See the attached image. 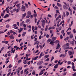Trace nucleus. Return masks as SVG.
Listing matches in <instances>:
<instances>
[{"mask_svg":"<svg viewBox=\"0 0 76 76\" xmlns=\"http://www.w3.org/2000/svg\"><path fill=\"white\" fill-rule=\"evenodd\" d=\"M72 76H76V73H74L72 75Z\"/></svg>","mask_w":76,"mask_h":76,"instance_id":"nucleus-62","label":"nucleus"},{"mask_svg":"<svg viewBox=\"0 0 76 76\" xmlns=\"http://www.w3.org/2000/svg\"><path fill=\"white\" fill-rule=\"evenodd\" d=\"M22 19H23L26 16V13H25L24 14L22 15Z\"/></svg>","mask_w":76,"mask_h":76,"instance_id":"nucleus-2","label":"nucleus"},{"mask_svg":"<svg viewBox=\"0 0 76 76\" xmlns=\"http://www.w3.org/2000/svg\"><path fill=\"white\" fill-rule=\"evenodd\" d=\"M4 13H1V16H2V17H3V16H4Z\"/></svg>","mask_w":76,"mask_h":76,"instance_id":"nucleus-54","label":"nucleus"},{"mask_svg":"<svg viewBox=\"0 0 76 76\" xmlns=\"http://www.w3.org/2000/svg\"><path fill=\"white\" fill-rule=\"evenodd\" d=\"M55 7V9H56L57 10H58V7H57V6H55V7Z\"/></svg>","mask_w":76,"mask_h":76,"instance_id":"nucleus-44","label":"nucleus"},{"mask_svg":"<svg viewBox=\"0 0 76 76\" xmlns=\"http://www.w3.org/2000/svg\"><path fill=\"white\" fill-rule=\"evenodd\" d=\"M61 26H60V27L59 28V31H60L61 29Z\"/></svg>","mask_w":76,"mask_h":76,"instance_id":"nucleus-57","label":"nucleus"},{"mask_svg":"<svg viewBox=\"0 0 76 76\" xmlns=\"http://www.w3.org/2000/svg\"><path fill=\"white\" fill-rule=\"evenodd\" d=\"M31 11H28L27 12V15L28 16H30L31 15Z\"/></svg>","mask_w":76,"mask_h":76,"instance_id":"nucleus-6","label":"nucleus"},{"mask_svg":"<svg viewBox=\"0 0 76 76\" xmlns=\"http://www.w3.org/2000/svg\"><path fill=\"white\" fill-rule=\"evenodd\" d=\"M32 74L33 75H35V70H33V72L32 73Z\"/></svg>","mask_w":76,"mask_h":76,"instance_id":"nucleus-18","label":"nucleus"},{"mask_svg":"<svg viewBox=\"0 0 76 76\" xmlns=\"http://www.w3.org/2000/svg\"><path fill=\"white\" fill-rule=\"evenodd\" d=\"M13 26H14V27L15 28V27H16V26H17V25H16V24H14L13 25Z\"/></svg>","mask_w":76,"mask_h":76,"instance_id":"nucleus-56","label":"nucleus"},{"mask_svg":"<svg viewBox=\"0 0 76 76\" xmlns=\"http://www.w3.org/2000/svg\"><path fill=\"white\" fill-rule=\"evenodd\" d=\"M42 25H45V20H44L42 21Z\"/></svg>","mask_w":76,"mask_h":76,"instance_id":"nucleus-8","label":"nucleus"},{"mask_svg":"<svg viewBox=\"0 0 76 76\" xmlns=\"http://www.w3.org/2000/svg\"><path fill=\"white\" fill-rule=\"evenodd\" d=\"M54 42L53 41H51L50 42V44H51V45H54Z\"/></svg>","mask_w":76,"mask_h":76,"instance_id":"nucleus-10","label":"nucleus"},{"mask_svg":"<svg viewBox=\"0 0 76 76\" xmlns=\"http://www.w3.org/2000/svg\"><path fill=\"white\" fill-rule=\"evenodd\" d=\"M73 32L74 34H76V30L75 29L73 30Z\"/></svg>","mask_w":76,"mask_h":76,"instance_id":"nucleus-40","label":"nucleus"},{"mask_svg":"<svg viewBox=\"0 0 76 76\" xmlns=\"http://www.w3.org/2000/svg\"><path fill=\"white\" fill-rule=\"evenodd\" d=\"M42 66H41L39 67L38 68L39 69H42Z\"/></svg>","mask_w":76,"mask_h":76,"instance_id":"nucleus-37","label":"nucleus"},{"mask_svg":"<svg viewBox=\"0 0 76 76\" xmlns=\"http://www.w3.org/2000/svg\"><path fill=\"white\" fill-rule=\"evenodd\" d=\"M18 3H19V1H15L14 3V4H17Z\"/></svg>","mask_w":76,"mask_h":76,"instance_id":"nucleus-25","label":"nucleus"},{"mask_svg":"<svg viewBox=\"0 0 76 76\" xmlns=\"http://www.w3.org/2000/svg\"><path fill=\"white\" fill-rule=\"evenodd\" d=\"M10 25L9 24L7 25L6 26V28H10Z\"/></svg>","mask_w":76,"mask_h":76,"instance_id":"nucleus-17","label":"nucleus"},{"mask_svg":"<svg viewBox=\"0 0 76 76\" xmlns=\"http://www.w3.org/2000/svg\"><path fill=\"white\" fill-rule=\"evenodd\" d=\"M22 67H21L20 68V67H18V70H22Z\"/></svg>","mask_w":76,"mask_h":76,"instance_id":"nucleus-31","label":"nucleus"},{"mask_svg":"<svg viewBox=\"0 0 76 76\" xmlns=\"http://www.w3.org/2000/svg\"><path fill=\"white\" fill-rule=\"evenodd\" d=\"M70 43L71 44V45H75V43L73 41H71L70 42Z\"/></svg>","mask_w":76,"mask_h":76,"instance_id":"nucleus-11","label":"nucleus"},{"mask_svg":"<svg viewBox=\"0 0 76 76\" xmlns=\"http://www.w3.org/2000/svg\"><path fill=\"white\" fill-rule=\"evenodd\" d=\"M45 70V69H43V70H42L41 72H40V73H42V72H44Z\"/></svg>","mask_w":76,"mask_h":76,"instance_id":"nucleus-51","label":"nucleus"},{"mask_svg":"<svg viewBox=\"0 0 76 76\" xmlns=\"http://www.w3.org/2000/svg\"><path fill=\"white\" fill-rule=\"evenodd\" d=\"M39 47H40V48H41V49H42V48H43V47L42 46V45H40L39 46Z\"/></svg>","mask_w":76,"mask_h":76,"instance_id":"nucleus-58","label":"nucleus"},{"mask_svg":"<svg viewBox=\"0 0 76 76\" xmlns=\"http://www.w3.org/2000/svg\"><path fill=\"white\" fill-rule=\"evenodd\" d=\"M43 63V61H40L37 64V65H41Z\"/></svg>","mask_w":76,"mask_h":76,"instance_id":"nucleus-5","label":"nucleus"},{"mask_svg":"<svg viewBox=\"0 0 76 76\" xmlns=\"http://www.w3.org/2000/svg\"><path fill=\"white\" fill-rule=\"evenodd\" d=\"M21 61H22V60L21 59H20L19 61H18V63H21Z\"/></svg>","mask_w":76,"mask_h":76,"instance_id":"nucleus-41","label":"nucleus"},{"mask_svg":"<svg viewBox=\"0 0 76 76\" xmlns=\"http://www.w3.org/2000/svg\"><path fill=\"white\" fill-rule=\"evenodd\" d=\"M23 73V70H22L21 72V75H22Z\"/></svg>","mask_w":76,"mask_h":76,"instance_id":"nucleus-52","label":"nucleus"},{"mask_svg":"<svg viewBox=\"0 0 76 76\" xmlns=\"http://www.w3.org/2000/svg\"><path fill=\"white\" fill-rule=\"evenodd\" d=\"M12 66H13V65L10 64L9 65V68H11V67H12Z\"/></svg>","mask_w":76,"mask_h":76,"instance_id":"nucleus-33","label":"nucleus"},{"mask_svg":"<svg viewBox=\"0 0 76 76\" xmlns=\"http://www.w3.org/2000/svg\"><path fill=\"white\" fill-rule=\"evenodd\" d=\"M66 12V16H69V12Z\"/></svg>","mask_w":76,"mask_h":76,"instance_id":"nucleus-34","label":"nucleus"},{"mask_svg":"<svg viewBox=\"0 0 76 76\" xmlns=\"http://www.w3.org/2000/svg\"><path fill=\"white\" fill-rule=\"evenodd\" d=\"M69 7V4H68V5H64L63 6L64 9H65V10H67V9H68V7Z\"/></svg>","mask_w":76,"mask_h":76,"instance_id":"nucleus-1","label":"nucleus"},{"mask_svg":"<svg viewBox=\"0 0 76 76\" xmlns=\"http://www.w3.org/2000/svg\"><path fill=\"white\" fill-rule=\"evenodd\" d=\"M13 8V7H10L9 9H10V10H12V9Z\"/></svg>","mask_w":76,"mask_h":76,"instance_id":"nucleus-55","label":"nucleus"},{"mask_svg":"<svg viewBox=\"0 0 76 76\" xmlns=\"http://www.w3.org/2000/svg\"><path fill=\"white\" fill-rule=\"evenodd\" d=\"M73 8L74 10H76V7H73Z\"/></svg>","mask_w":76,"mask_h":76,"instance_id":"nucleus-48","label":"nucleus"},{"mask_svg":"<svg viewBox=\"0 0 76 76\" xmlns=\"http://www.w3.org/2000/svg\"><path fill=\"white\" fill-rule=\"evenodd\" d=\"M58 64H56V65L54 66V68L55 69H57L58 67Z\"/></svg>","mask_w":76,"mask_h":76,"instance_id":"nucleus-7","label":"nucleus"},{"mask_svg":"<svg viewBox=\"0 0 76 76\" xmlns=\"http://www.w3.org/2000/svg\"><path fill=\"white\" fill-rule=\"evenodd\" d=\"M45 58H48V57H49V55H46L45 56Z\"/></svg>","mask_w":76,"mask_h":76,"instance_id":"nucleus-36","label":"nucleus"},{"mask_svg":"<svg viewBox=\"0 0 76 76\" xmlns=\"http://www.w3.org/2000/svg\"><path fill=\"white\" fill-rule=\"evenodd\" d=\"M72 69H75V66H72Z\"/></svg>","mask_w":76,"mask_h":76,"instance_id":"nucleus-49","label":"nucleus"},{"mask_svg":"<svg viewBox=\"0 0 76 76\" xmlns=\"http://www.w3.org/2000/svg\"><path fill=\"white\" fill-rule=\"evenodd\" d=\"M70 44H69V43H67L66 44V46H69Z\"/></svg>","mask_w":76,"mask_h":76,"instance_id":"nucleus-46","label":"nucleus"},{"mask_svg":"<svg viewBox=\"0 0 76 76\" xmlns=\"http://www.w3.org/2000/svg\"><path fill=\"white\" fill-rule=\"evenodd\" d=\"M26 21L27 22H29L30 20H29V19H28L26 20Z\"/></svg>","mask_w":76,"mask_h":76,"instance_id":"nucleus-64","label":"nucleus"},{"mask_svg":"<svg viewBox=\"0 0 76 76\" xmlns=\"http://www.w3.org/2000/svg\"><path fill=\"white\" fill-rule=\"evenodd\" d=\"M26 32H23L22 35V36L24 37V36H25V35H26Z\"/></svg>","mask_w":76,"mask_h":76,"instance_id":"nucleus-19","label":"nucleus"},{"mask_svg":"<svg viewBox=\"0 0 76 76\" xmlns=\"http://www.w3.org/2000/svg\"><path fill=\"white\" fill-rule=\"evenodd\" d=\"M11 20V19H8V20H7L6 21H5V22H10V20Z\"/></svg>","mask_w":76,"mask_h":76,"instance_id":"nucleus-30","label":"nucleus"},{"mask_svg":"<svg viewBox=\"0 0 76 76\" xmlns=\"http://www.w3.org/2000/svg\"><path fill=\"white\" fill-rule=\"evenodd\" d=\"M54 56H52V58H51V62L52 61H53V59H54Z\"/></svg>","mask_w":76,"mask_h":76,"instance_id":"nucleus-28","label":"nucleus"},{"mask_svg":"<svg viewBox=\"0 0 76 76\" xmlns=\"http://www.w3.org/2000/svg\"><path fill=\"white\" fill-rule=\"evenodd\" d=\"M62 16H64V17H66V14L65 13V12H64L63 13V15H62Z\"/></svg>","mask_w":76,"mask_h":76,"instance_id":"nucleus-27","label":"nucleus"},{"mask_svg":"<svg viewBox=\"0 0 76 76\" xmlns=\"http://www.w3.org/2000/svg\"><path fill=\"white\" fill-rule=\"evenodd\" d=\"M20 4H17L16 6L18 7V9H19V10H20Z\"/></svg>","mask_w":76,"mask_h":76,"instance_id":"nucleus-4","label":"nucleus"},{"mask_svg":"<svg viewBox=\"0 0 76 76\" xmlns=\"http://www.w3.org/2000/svg\"><path fill=\"white\" fill-rule=\"evenodd\" d=\"M9 16V15H8V14H7L5 15V16L4 17V18L5 19L6 18H8Z\"/></svg>","mask_w":76,"mask_h":76,"instance_id":"nucleus-9","label":"nucleus"},{"mask_svg":"<svg viewBox=\"0 0 76 76\" xmlns=\"http://www.w3.org/2000/svg\"><path fill=\"white\" fill-rule=\"evenodd\" d=\"M40 22V20H38L37 23V25H39V22Z\"/></svg>","mask_w":76,"mask_h":76,"instance_id":"nucleus-38","label":"nucleus"},{"mask_svg":"<svg viewBox=\"0 0 76 76\" xmlns=\"http://www.w3.org/2000/svg\"><path fill=\"white\" fill-rule=\"evenodd\" d=\"M38 58V56H36L33 58V60H36Z\"/></svg>","mask_w":76,"mask_h":76,"instance_id":"nucleus-13","label":"nucleus"},{"mask_svg":"<svg viewBox=\"0 0 76 76\" xmlns=\"http://www.w3.org/2000/svg\"><path fill=\"white\" fill-rule=\"evenodd\" d=\"M64 3L65 4L64 5H68V4H66V2H64Z\"/></svg>","mask_w":76,"mask_h":76,"instance_id":"nucleus-60","label":"nucleus"},{"mask_svg":"<svg viewBox=\"0 0 76 76\" xmlns=\"http://www.w3.org/2000/svg\"><path fill=\"white\" fill-rule=\"evenodd\" d=\"M48 17H49V18H52V16H51V15L49 14H48Z\"/></svg>","mask_w":76,"mask_h":76,"instance_id":"nucleus-43","label":"nucleus"},{"mask_svg":"<svg viewBox=\"0 0 76 76\" xmlns=\"http://www.w3.org/2000/svg\"><path fill=\"white\" fill-rule=\"evenodd\" d=\"M60 45L59 44V43H58L57 45V47L56 48V49H58V48H60Z\"/></svg>","mask_w":76,"mask_h":76,"instance_id":"nucleus-12","label":"nucleus"},{"mask_svg":"<svg viewBox=\"0 0 76 76\" xmlns=\"http://www.w3.org/2000/svg\"><path fill=\"white\" fill-rule=\"evenodd\" d=\"M25 5L26 6V7H27V8H28V4H26V3L25 4Z\"/></svg>","mask_w":76,"mask_h":76,"instance_id":"nucleus-29","label":"nucleus"},{"mask_svg":"<svg viewBox=\"0 0 76 76\" xmlns=\"http://www.w3.org/2000/svg\"><path fill=\"white\" fill-rule=\"evenodd\" d=\"M71 64L72 66H75V64L73 62L71 63Z\"/></svg>","mask_w":76,"mask_h":76,"instance_id":"nucleus-61","label":"nucleus"},{"mask_svg":"<svg viewBox=\"0 0 76 76\" xmlns=\"http://www.w3.org/2000/svg\"><path fill=\"white\" fill-rule=\"evenodd\" d=\"M69 37L70 38H72L73 37V34H71L69 36Z\"/></svg>","mask_w":76,"mask_h":76,"instance_id":"nucleus-22","label":"nucleus"},{"mask_svg":"<svg viewBox=\"0 0 76 76\" xmlns=\"http://www.w3.org/2000/svg\"><path fill=\"white\" fill-rule=\"evenodd\" d=\"M68 54L69 56H71V55H73L74 54V53L71 51H69L68 52Z\"/></svg>","mask_w":76,"mask_h":76,"instance_id":"nucleus-3","label":"nucleus"},{"mask_svg":"<svg viewBox=\"0 0 76 76\" xmlns=\"http://www.w3.org/2000/svg\"><path fill=\"white\" fill-rule=\"evenodd\" d=\"M30 17L31 18H34V15H31L30 16Z\"/></svg>","mask_w":76,"mask_h":76,"instance_id":"nucleus-59","label":"nucleus"},{"mask_svg":"<svg viewBox=\"0 0 76 76\" xmlns=\"http://www.w3.org/2000/svg\"><path fill=\"white\" fill-rule=\"evenodd\" d=\"M57 5L58 7H61V4H60L59 3H57Z\"/></svg>","mask_w":76,"mask_h":76,"instance_id":"nucleus-15","label":"nucleus"},{"mask_svg":"<svg viewBox=\"0 0 76 76\" xmlns=\"http://www.w3.org/2000/svg\"><path fill=\"white\" fill-rule=\"evenodd\" d=\"M17 25L18 26H19V22H17Z\"/></svg>","mask_w":76,"mask_h":76,"instance_id":"nucleus-63","label":"nucleus"},{"mask_svg":"<svg viewBox=\"0 0 76 76\" xmlns=\"http://www.w3.org/2000/svg\"><path fill=\"white\" fill-rule=\"evenodd\" d=\"M49 60H50V58H48L46 60H45V61H49Z\"/></svg>","mask_w":76,"mask_h":76,"instance_id":"nucleus-35","label":"nucleus"},{"mask_svg":"<svg viewBox=\"0 0 76 76\" xmlns=\"http://www.w3.org/2000/svg\"><path fill=\"white\" fill-rule=\"evenodd\" d=\"M67 63L69 64H71V61H68Z\"/></svg>","mask_w":76,"mask_h":76,"instance_id":"nucleus-47","label":"nucleus"},{"mask_svg":"<svg viewBox=\"0 0 76 76\" xmlns=\"http://www.w3.org/2000/svg\"><path fill=\"white\" fill-rule=\"evenodd\" d=\"M71 34V31H70L69 32H67V35H70V34Z\"/></svg>","mask_w":76,"mask_h":76,"instance_id":"nucleus-42","label":"nucleus"},{"mask_svg":"<svg viewBox=\"0 0 76 76\" xmlns=\"http://www.w3.org/2000/svg\"><path fill=\"white\" fill-rule=\"evenodd\" d=\"M67 74V72H64V73L62 75L63 76H66Z\"/></svg>","mask_w":76,"mask_h":76,"instance_id":"nucleus-23","label":"nucleus"},{"mask_svg":"<svg viewBox=\"0 0 76 76\" xmlns=\"http://www.w3.org/2000/svg\"><path fill=\"white\" fill-rule=\"evenodd\" d=\"M70 11V12H72V9H70V7H69V8L68 9Z\"/></svg>","mask_w":76,"mask_h":76,"instance_id":"nucleus-32","label":"nucleus"},{"mask_svg":"<svg viewBox=\"0 0 76 76\" xmlns=\"http://www.w3.org/2000/svg\"><path fill=\"white\" fill-rule=\"evenodd\" d=\"M37 18H35V23H37Z\"/></svg>","mask_w":76,"mask_h":76,"instance_id":"nucleus-50","label":"nucleus"},{"mask_svg":"<svg viewBox=\"0 0 76 76\" xmlns=\"http://www.w3.org/2000/svg\"><path fill=\"white\" fill-rule=\"evenodd\" d=\"M25 7L22 5V9H25Z\"/></svg>","mask_w":76,"mask_h":76,"instance_id":"nucleus-39","label":"nucleus"},{"mask_svg":"<svg viewBox=\"0 0 76 76\" xmlns=\"http://www.w3.org/2000/svg\"><path fill=\"white\" fill-rule=\"evenodd\" d=\"M29 69L28 68H27L24 71V72L25 73L26 72H27V71Z\"/></svg>","mask_w":76,"mask_h":76,"instance_id":"nucleus-21","label":"nucleus"},{"mask_svg":"<svg viewBox=\"0 0 76 76\" xmlns=\"http://www.w3.org/2000/svg\"><path fill=\"white\" fill-rule=\"evenodd\" d=\"M34 18H37V13L34 14Z\"/></svg>","mask_w":76,"mask_h":76,"instance_id":"nucleus-24","label":"nucleus"},{"mask_svg":"<svg viewBox=\"0 0 76 76\" xmlns=\"http://www.w3.org/2000/svg\"><path fill=\"white\" fill-rule=\"evenodd\" d=\"M23 26L24 28H26V24H23Z\"/></svg>","mask_w":76,"mask_h":76,"instance_id":"nucleus-45","label":"nucleus"},{"mask_svg":"<svg viewBox=\"0 0 76 76\" xmlns=\"http://www.w3.org/2000/svg\"><path fill=\"white\" fill-rule=\"evenodd\" d=\"M9 37H10V38H14L13 35V34H11L10 36H9Z\"/></svg>","mask_w":76,"mask_h":76,"instance_id":"nucleus-16","label":"nucleus"},{"mask_svg":"<svg viewBox=\"0 0 76 76\" xmlns=\"http://www.w3.org/2000/svg\"><path fill=\"white\" fill-rule=\"evenodd\" d=\"M30 63H31V61H30L27 63V64H28V65H29V64H30Z\"/></svg>","mask_w":76,"mask_h":76,"instance_id":"nucleus-53","label":"nucleus"},{"mask_svg":"<svg viewBox=\"0 0 76 76\" xmlns=\"http://www.w3.org/2000/svg\"><path fill=\"white\" fill-rule=\"evenodd\" d=\"M42 54H43V52H42L40 53V56L39 57V58H41V57H42Z\"/></svg>","mask_w":76,"mask_h":76,"instance_id":"nucleus-20","label":"nucleus"},{"mask_svg":"<svg viewBox=\"0 0 76 76\" xmlns=\"http://www.w3.org/2000/svg\"><path fill=\"white\" fill-rule=\"evenodd\" d=\"M51 41V40L50 39H49L47 40V42H50Z\"/></svg>","mask_w":76,"mask_h":76,"instance_id":"nucleus-26","label":"nucleus"},{"mask_svg":"<svg viewBox=\"0 0 76 76\" xmlns=\"http://www.w3.org/2000/svg\"><path fill=\"white\" fill-rule=\"evenodd\" d=\"M23 64H26L27 63V62H26L27 61L26 60H23Z\"/></svg>","mask_w":76,"mask_h":76,"instance_id":"nucleus-14","label":"nucleus"}]
</instances>
